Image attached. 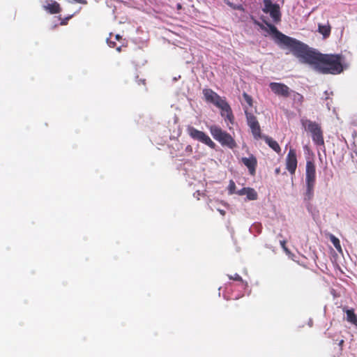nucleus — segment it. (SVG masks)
I'll return each mask as SVG.
<instances>
[{
    "mask_svg": "<svg viewBox=\"0 0 357 357\" xmlns=\"http://www.w3.org/2000/svg\"><path fill=\"white\" fill-rule=\"evenodd\" d=\"M302 63L313 66L314 68L322 74L337 75L343 70L342 56L341 54H321L310 50L303 44L297 54Z\"/></svg>",
    "mask_w": 357,
    "mask_h": 357,
    "instance_id": "obj_1",
    "label": "nucleus"
},
{
    "mask_svg": "<svg viewBox=\"0 0 357 357\" xmlns=\"http://www.w3.org/2000/svg\"><path fill=\"white\" fill-rule=\"evenodd\" d=\"M266 24L269 28L270 33L274 36L275 43L279 45H284L288 47L296 56L303 43L295 38L284 35L271 23L266 22Z\"/></svg>",
    "mask_w": 357,
    "mask_h": 357,
    "instance_id": "obj_2",
    "label": "nucleus"
},
{
    "mask_svg": "<svg viewBox=\"0 0 357 357\" xmlns=\"http://www.w3.org/2000/svg\"><path fill=\"white\" fill-rule=\"evenodd\" d=\"M212 137L222 146L233 149L236 147V143L234 137L227 131L223 130L220 126L212 125L209 128Z\"/></svg>",
    "mask_w": 357,
    "mask_h": 357,
    "instance_id": "obj_3",
    "label": "nucleus"
},
{
    "mask_svg": "<svg viewBox=\"0 0 357 357\" xmlns=\"http://www.w3.org/2000/svg\"><path fill=\"white\" fill-rule=\"evenodd\" d=\"M301 121L305 130L311 133L314 143L317 146H324V139L321 126L318 123L309 119H301Z\"/></svg>",
    "mask_w": 357,
    "mask_h": 357,
    "instance_id": "obj_4",
    "label": "nucleus"
},
{
    "mask_svg": "<svg viewBox=\"0 0 357 357\" xmlns=\"http://www.w3.org/2000/svg\"><path fill=\"white\" fill-rule=\"evenodd\" d=\"M316 182V166L312 160H307L305 166V196L310 199L314 195V188Z\"/></svg>",
    "mask_w": 357,
    "mask_h": 357,
    "instance_id": "obj_5",
    "label": "nucleus"
},
{
    "mask_svg": "<svg viewBox=\"0 0 357 357\" xmlns=\"http://www.w3.org/2000/svg\"><path fill=\"white\" fill-rule=\"evenodd\" d=\"M187 132L193 139L198 140L214 149L216 146L215 142L204 132L200 131L192 126L187 127Z\"/></svg>",
    "mask_w": 357,
    "mask_h": 357,
    "instance_id": "obj_6",
    "label": "nucleus"
},
{
    "mask_svg": "<svg viewBox=\"0 0 357 357\" xmlns=\"http://www.w3.org/2000/svg\"><path fill=\"white\" fill-rule=\"evenodd\" d=\"M263 3V12L264 13H268L274 22H280L281 21L280 6L277 3H273L271 0H264Z\"/></svg>",
    "mask_w": 357,
    "mask_h": 357,
    "instance_id": "obj_7",
    "label": "nucleus"
},
{
    "mask_svg": "<svg viewBox=\"0 0 357 357\" xmlns=\"http://www.w3.org/2000/svg\"><path fill=\"white\" fill-rule=\"evenodd\" d=\"M245 114L248 126L250 127L254 138L256 139L261 138V130L257 117L247 109H245Z\"/></svg>",
    "mask_w": 357,
    "mask_h": 357,
    "instance_id": "obj_8",
    "label": "nucleus"
},
{
    "mask_svg": "<svg viewBox=\"0 0 357 357\" xmlns=\"http://www.w3.org/2000/svg\"><path fill=\"white\" fill-rule=\"evenodd\" d=\"M269 86L271 91L278 96L288 98L291 95V90L283 83L271 82Z\"/></svg>",
    "mask_w": 357,
    "mask_h": 357,
    "instance_id": "obj_9",
    "label": "nucleus"
},
{
    "mask_svg": "<svg viewBox=\"0 0 357 357\" xmlns=\"http://www.w3.org/2000/svg\"><path fill=\"white\" fill-rule=\"evenodd\" d=\"M297 164L296 151L294 149H290L286 157V169L290 174L294 175L295 174Z\"/></svg>",
    "mask_w": 357,
    "mask_h": 357,
    "instance_id": "obj_10",
    "label": "nucleus"
},
{
    "mask_svg": "<svg viewBox=\"0 0 357 357\" xmlns=\"http://www.w3.org/2000/svg\"><path fill=\"white\" fill-rule=\"evenodd\" d=\"M203 95L207 102L212 103L217 107L225 99L220 96L216 92L211 89H203Z\"/></svg>",
    "mask_w": 357,
    "mask_h": 357,
    "instance_id": "obj_11",
    "label": "nucleus"
},
{
    "mask_svg": "<svg viewBox=\"0 0 357 357\" xmlns=\"http://www.w3.org/2000/svg\"><path fill=\"white\" fill-rule=\"evenodd\" d=\"M218 108L221 109L220 114L225 120L233 124L234 116L230 105L228 104L225 99L220 103Z\"/></svg>",
    "mask_w": 357,
    "mask_h": 357,
    "instance_id": "obj_12",
    "label": "nucleus"
},
{
    "mask_svg": "<svg viewBox=\"0 0 357 357\" xmlns=\"http://www.w3.org/2000/svg\"><path fill=\"white\" fill-rule=\"evenodd\" d=\"M242 162L245 165L251 175L254 176L256 172V167L257 165V160L255 156L251 155L249 158H242Z\"/></svg>",
    "mask_w": 357,
    "mask_h": 357,
    "instance_id": "obj_13",
    "label": "nucleus"
},
{
    "mask_svg": "<svg viewBox=\"0 0 357 357\" xmlns=\"http://www.w3.org/2000/svg\"><path fill=\"white\" fill-rule=\"evenodd\" d=\"M45 10L50 14H57L61 10L60 4L55 1L47 0L43 6Z\"/></svg>",
    "mask_w": 357,
    "mask_h": 357,
    "instance_id": "obj_14",
    "label": "nucleus"
},
{
    "mask_svg": "<svg viewBox=\"0 0 357 357\" xmlns=\"http://www.w3.org/2000/svg\"><path fill=\"white\" fill-rule=\"evenodd\" d=\"M261 139H263L265 141V142L268 145V146L271 148L273 151H275L277 153H280L281 152V148L280 145L275 140H274L271 137L266 135H262Z\"/></svg>",
    "mask_w": 357,
    "mask_h": 357,
    "instance_id": "obj_15",
    "label": "nucleus"
},
{
    "mask_svg": "<svg viewBox=\"0 0 357 357\" xmlns=\"http://www.w3.org/2000/svg\"><path fill=\"white\" fill-rule=\"evenodd\" d=\"M318 31L323 35L324 38H328L330 36L331 31V27L329 23L328 22L327 24L324 25L319 24Z\"/></svg>",
    "mask_w": 357,
    "mask_h": 357,
    "instance_id": "obj_16",
    "label": "nucleus"
},
{
    "mask_svg": "<svg viewBox=\"0 0 357 357\" xmlns=\"http://www.w3.org/2000/svg\"><path fill=\"white\" fill-rule=\"evenodd\" d=\"M347 321L354 324L357 326V315L354 313V310L353 309L347 310Z\"/></svg>",
    "mask_w": 357,
    "mask_h": 357,
    "instance_id": "obj_17",
    "label": "nucleus"
},
{
    "mask_svg": "<svg viewBox=\"0 0 357 357\" xmlns=\"http://www.w3.org/2000/svg\"><path fill=\"white\" fill-rule=\"evenodd\" d=\"M293 93L292 94V98L294 103L297 105L298 106H301L303 105V102L304 101V97L301 93L291 91Z\"/></svg>",
    "mask_w": 357,
    "mask_h": 357,
    "instance_id": "obj_18",
    "label": "nucleus"
},
{
    "mask_svg": "<svg viewBox=\"0 0 357 357\" xmlns=\"http://www.w3.org/2000/svg\"><path fill=\"white\" fill-rule=\"evenodd\" d=\"M330 241L334 245V247L337 249V250L340 252H342V248L340 245V240L335 237L334 235L331 234L330 236Z\"/></svg>",
    "mask_w": 357,
    "mask_h": 357,
    "instance_id": "obj_19",
    "label": "nucleus"
},
{
    "mask_svg": "<svg viewBox=\"0 0 357 357\" xmlns=\"http://www.w3.org/2000/svg\"><path fill=\"white\" fill-rule=\"evenodd\" d=\"M246 196L249 200H256L257 199V193L253 188H248Z\"/></svg>",
    "mask_w": 357,
    "mask_h": 357,
    "instance_id": "obj_20",
    "label": "nucleus"
},
{
    "mask_svg": "<svg viewBox=\"0 0 357 357\" xmlns=\"http://www.w3.org/2000/svg\"><path fill=\"white\" fill-rule=\"evenodd\" d=\"M243 97L245 100V101L246 102V103L250 106V107H252V98L250 96H249L247 93H243Z\"/></svg>",
    "mask_w": 357,
    "mask_h": 357,
    "instance_id": "obj_21",
    "label": "nucleus"
},
{
    "mask_svg": "<svg viewBox=\"0 0 357 357\" xmlns=\"http://www.w3.org/2000/svg\"><path fill=\"white\" fill-rule=\"evenodd\" d=\"M228 277L230 280L243 282V278L238 273H235L234 275H228Z\"/></svg>",
    "mask_w": 357,
    "mask_h": 357,
    "instance_id": "obj_22",
    "label": "nucleus"
},
{
    "mask_svg": "<svg viewBox=\"0 0 357 357\" xmlns=\"http://www.w3.org/2000/svg\"><path fill=\"white\" fill-rule=\"evenodd\" d=\"M235 188H236L235 183L232 180H231L229 182V193L234 194L235 192Z\"/></svg>",
    "mask_w": 357,
    "mask_h": 357,
    "instance_id": "obj_23",
    "label": "nucleus"
},
{
    "mask_svg": "<svg viewBox=\"0 0 357 357\" xmlns=\"http://www.w3.org/2000/svg\"><path fill=\"white\" fill-rule=\"evenodd\" d=\"M73 16V15H69L68 17H66L61 20V25H66L68 23V21Z\"/></svg>",
    "mask_w": 357,
    "mask_h": 357,
    "instance_id": "obj_24",
    "label": "nucleus"
},
{
    "mask_svg": "<svg viewBox=\"0 0 357 357\" xmlns=\"http://www.w3.org/2000/svg\"><path fill=\"white\" fill-rule=\"evenodd\" d=\"M249 188H242L241 190H240L239 191L237 192V194L238 195H246V192H247V190H248Z\"/></svg>",
    "mask_w": 357,
    "mask_h": 357,
    "instance_id": "obj_25",
    "label": "nucleus"
},
{
    "mask_svg": "<svg viewBox=\"0 0 357 357\" xmlns=\"http://www.w3.org/2000/svg\"><path fill=\"white\" fill-rule=\"evenodd\" d=\"M280 243L281 247L283 248V250L285 252H288L289 251L288 248L286 246V243H287L286 241H284V240L280 241Z\"/></svg>",
    "mask_w": 357,
    "mask_h": 357,
    "instance_id": "obj_26",
    "label": "nucleus"
},
{
    "mask_svg": "<svg viewBox=\"0 0 357 357\" xmlns=\"http://www.w3.org/2000/svg\"><path fill=\"white\" fill-rule=\"evenodd\" d=\"M185 150L188 154H191L192 153V146L191 145H188Z\"/></svg>",
    "mask_w": 357,
    "mask_h": 357,
    "instance_id": "obj_27",
    "label": "nucleus"
},
{
    "mask_svg": "<svg viewBox=\"0 0 357 357\" xmlns=\"http://www.w3.org/2000/svg\"><path fill=\"white\" fill-rule=\"evenodd\" d=\"M182 5L181 3H177L176 8L177 10H181L182 9Z\"/></svg>",
    "mask_w": 357,
    "mask_h": 357,
    "instance_id": "obj_28",
    "label": "nucleus"
},
{
    "mask_svg": "<svg viewBox=\"0 0 357 357\" xmlns=\"http://www.w3.org/2000/svg\"><path fill=\"white\" fill-rule=\"evenodd\" d=\"M142 84L144 85L146 84L145 79H140L139 82H138V84Z\"/></svg>",
    "mask_w": 357,
    "mask_h": 357,
    "instance_id": "obj_29",
    "label": "nucleus"
},
{
    "mask_svg": "<svg viewBox=\"0 0 357 357\" xmlns=\"http://www.w3.org/2000/svg\"><path fill=\"white\" fill-rule=\"evenodd\" d=\"M142 84L144 85L146 84L145 79H140L139 82H138V84Z\"/></svg>",
    "mask_w": 357,
    "mask_h": 357,
    "instance_id": "obj_30",
    "label": "nucleus"
},
{
    "mask_svg": "<svg viewBox=\"0 0 357 357\" xmlns=\"http://www.w3.org/2000/svg\"><path fill=\"white\" fill-rule=\"evenodd\" d=\"M218 211H219V212L220 213L221 215H225V211L224 210L219 209Z\"/></svg>",
    "mask_w": 357,
    "mask_h": 357,
    "instance_id": "obj_31",
    "label": "nucleus"
},
{
    "mask_svg": "<svg viewBox=\"0 0 357 357\" xmlns=\"http://www.w3.org/2000/svg\"><path fill=\"white\" fill-rule=\"evenodd\" d=\"M121 38H122V37H121L120 35H119V34L116 35V36H115V38H116V40H120V39H121Z\"/></svg>",
    "mask_w": 357,
    "mask_h": 357,
    "instance_id": "obj_32",
    "label": "nucleus"
},
{
    "mask_svg": "<svg viewBox=\"0 0 357 357\" xmlns=\"http://www.w3.org/2000/svg\"><path fill=\"white\" fill-rule=\"evenodd\" d=\"M275 173L277 174L280 173V169L279 168L275 169Z\"/></svg>",
    "mask_w": 357,
    "mask_h": 357,
    "instance_id": "obj_33",
    "label": "nucleus"
},
{
    "mask_svg": "<svg viewBox=\"0 0 357 357\" xmlns=\"http://www.w3.org/2000/svg\"><path fill=\"white\" fill-rule=\"evenodd\" d=\"M110 43L112 44V42ZM114 45H115V43H112V45H110V46L112 47H114Z\"/></svg>",
    "mask_w": 357,
    "mask_h": 357,
    "instance_id": "obj_34",
    "label": "nucleus"
},
{
    "mask_svg": "<svg viewBox=\"0 0 357 357\" xmlns=\"http://www.w3.org/2000/svg\"><path fill=\"white\" fill-rule=\"evenodd\" d=\"M117 51L120 52L121 51V47H119L116 48Z\"/></svg>",
    "mask_w": 357,
    "mask_h": 357,
    "instance_id": "obj_35",
    "label": "nucleus"
},
{
    "mask_svg": "<svg viewBox=\"0 0 357 357\" xmlns=\"http://www.w3.org/2000/svg\"><path fill=\"white\" fill-rule=\"evenodd\" d=\"M343 342H344V341H343V340H341V341H340V344H343Z\"/></svg>",
    "mask_w": 357,
    "mask_h": 357,
    "instance_id": "obj_36",
    "label": "nucleus"
}]
</instances>
